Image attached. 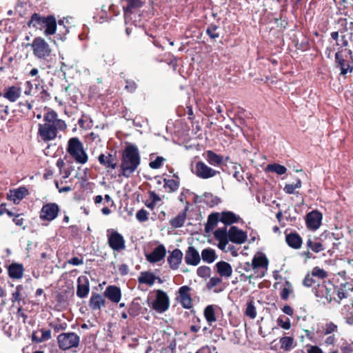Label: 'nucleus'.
Masks as SVG:
<instances>
[{
    "label": "nucleus",
    "mask_w": 353,
    "mask_h": 353,
    "mask_svg": "<svg viewBox=\"0 0 353 353\" xmlns=\"http://www.w3.org/2000/svg\"><path fill=\"white\" fill-rule=\"evenodd\" d=\"M352 290L353 287L352 284L348 283L341 284L339 288L334 290L337 295V299H333L332 301L340 304L342 299L347 298L350 296V292Z\"/></svg>",
    "instance_id": "18"
},
{
    "label": "nucleus",
    "mask_w": 353,
    "mask_h": 353,
    "mask_svg": "<svg viewBox=\"0 0 353 353\" xmlns=\"http://www.w3.org/2000/svg\"><path fill=\"white\" fill-rule=\"evenodd\" d=\"M288 245L294 248L299 249L302 245V239L297 233H290L285 236Z\"/></svg>",
    "instance_id": "30"
},
{
    "label": "nucleus",
    "mask_w": 353,
    "mask_h": 353,
    "mask_svg": "<svg viewBox=\"0 0 353 353\" xmlns=\"http://www.w3.org/2000/svg\"><path fill=\"white\" fill-rule=\"evenodd\" d=\"M318 282L319 280L314 279V276L312 274H307L303 281V285L307 288H314L317 285Z\"/></svg>",
    "instance_id": "51"
},
{
    "label": "nucleus",
    "mask_w": 353,
    "mask_h": 353,
    "mask_svg": "<svg viewBox=\"0 0 353 353\" xmlns=\"http://www.w3.org/2000/svg\"><path fill=\"white\" fill-rule=\"evenodd\" d=\"M52 125L54 127V130L57 132V130H64L66 129V124L63 120L59 119L57 118V119L54 121L53 124Z\"/></svg>",
    "instance_id": "57"
},
{
    "label": "nucleus",
    "mask_w": 353,
    "mask_h": 353,
    "mask_svg": "<svg viewBox=\"0 0 353 353\" xmlns=\"http://www.w3.org/2000/svg\"><path fill=\"white\" fill-rule=\"evenodd\" d=\"M217 256L215 250L211 248H205L201 254V259L207 263H212L216 259Z\"/></svg>",
    "instance_id": "34"
},
{
    "label": "nucleus",
    "mask_w": 353,
    "mask_h": 353,
    "mask_svg": "<svg viewBox=\"0 0 353 353\" xmlns=\"http://www.w3.org/2000/svg\"><path fill=\"white\" fill-rule=\"evenodd\" d=\"M23 287L22 285H17L12 293L11 300L12 303H17L18 305H21V303L23 301Z\"/></svg>",
    "instance_id": "37"
},
{
    "label": "nucleus",
    "mask_w": 353,
    "mask_h": 353,
    "mask_svg": "<svg viewBox=\"0 0 353 353\" xmlns=\"http://www.w3.org/2000/svg\"><path fill=\"white\" fill-rule=\"evenodd\" d=\"M245 314L247 316L250 317L252 319L256 318V311L253 301H250L247 303Z\"/></svg>",
    "instance_id": "48"
},
{
    "label": "nucleus",
    "mask_w": 353,
    "mask_h": 353,
    "mask_svg": "<svg viewBox=\"0 0 353 353\" xmlns=\"http://www.w3.org/2000/svg\"><path fill=\"white\" fill-rule=\"evenodd\" d=\"M341 350L342 353H352L353 347L352 344L348 343L347 342H344L341 347Z\"/></svg>",
    "instance_id": "64"
},
{
    "label": "nucleus",
    "mask_w": 353,
    "mask_h": 353,
    "mask_svg": "<svg viewBox=\"0 0 353 353\" xmlns=\"http://www.w3.org/2000/svg\"><path fill=\"white\" fill-rule=\"evenodd\" d=\"M219 26L216 24H210L208 26L206 32L208 34V36L213 39H217L219 37V34L216 32L218 30Z\"/></svg>",
    "instance_id": "52"
},
{
    "label": "nucleus",
    "mask_w": 353,
    "mask_h": 353,
    "mask_svg": "<svg viewBox=\"0 0 353 353\" xmlns=\"http://www.w3.org/2000/svg\"><path fill=\"white\" fill-rule=\"evenodd\" d=\"M108 243L114 251L119 252L125 248V242L123 236L113 230H108Z\"/></svg>",
    "instance_id": "7"
},
{
    "label": "nucleus",
    "mask_w": 353,
    "mask_h": 353,
    "mask_svg": "<svg viewBox=\"0 0 353 353\" xmlns=\"http://www.w3.org/2000/svg\"><path fill=\"white\" fill-rule=\"evenodd\" d=\"M306 245L313 252L318 253L325 249L323 244L316 241L309 239L306 242Z\"/></svg>",
    "instance_id": "42"
},
{
    "label": "nucleus",
    "mask_w": 353,
    "mask_h": 353,
    "mask_svg": "<svg viewBox=\"0 0 353 353\" xmlns=\"http://www.w3.org/2000/svg\"><path fill=\"white\" fill-rule=\"evenodd\" d=\"M42 27L46 28L44 32L46 35L54 34L57 28L55 18L52 16L46 17Z\"/></svg>",
    "instance_id": "31"
},
{
    "label": "nucleus",
    "mask_w": 353,
    "mask_h": 353,
    "mask_svg": "<svg viewBox=\"0 0 353 353\" xmlns=\"http://www.w3.org/2000/svg\"><path fill=\"white\" fill-rule=\"evenodd\" d=\"M219 174V171H216L212 168L207 165L203 161H198L195 165V174L203 179H207L214 177L216 174Z\"/></svg>",
    "instance_id": "10"
},
{
    "label": "nucleus",
    "mask_w": 353,
    "mask_h": 353,
    "mask_svg": "<svg viewBox=\"0 0 353 353\" xmlns=\"http://www.w3.org/2000/svg\"><path fill=\"white\" fill-rule=\"evenodd\" d=\"M41 336L39 337V341H45L51 338V331L50 330H41Z\"/></svg>",
    "instance_id": "63"
},
{
    "label": "nucleus",
    "mask_w": 353,
    "mask_h": 353,
    "mask_svg": "<svg viewBox=\"0 0 353 353\" xmlns=\"http://www.w3.org/2000/svg\"><path fill=\"white\" fill-rule=\"evenodd\" d=\"M311 274L314 277H317L316 280H324L327 276V273L323 269L319 267H315L312 269Z\"/></svg>",
    "instance_id": "49"
},
{
    "label": "nucleus",
    "mask_w": 353,
    "mask_h": 353,
    "mask_svg": "<svg viewBox=\"0 0 353 353\" xmlns=\"http://www.w3.org/2000/svg\"><path fill=\"white\" fill-rule=\"evenodd\" d=\"M141 163V157L137 147L129 145L122 152L120 165L121 174L129 178L137 169Z\"/></svg>",
    "instance_id": "1"
},
{
    "label": "nucleus",
    "mask_w": 353,
    "mask_h": 353,
    "mask_svg": "<svg viewBox=\"0 0 353 353\" xmlns=\"http://www.w3.org/2000/svg\"><path fill=\"white\" fill-rule=\"evenodd\" d=\"M57 118V114L54 111H50L44 115L43 120L45 123L53 124Z\"/></svg>",
    "instance_id": "56"
},
{
    "label": "nucleus",
    "mask_w": 353,
    "mask_h": 353,
    "mask_svg": "<svg viewBox=\"0 0 353 353\" xmlns=\"http://www.w3.org/2000/svg\"><path fill=\"white\" fill-rule=\"evenodd\" d=\"M137 88V83L132 80H125V89L129 92H134Z\"/></svg>",
    "instance_id": "60"
},
{
    "label": "nucleus",
    "mask_w": 353,
    "mask_h": 353,
    "mask_svg": "<svg viewBox=\"0 0 353 353\" xmlns=\"http://www.w3.org/2000/svg\"><path fill=\"white\" fill-rule=\"evenodd\" d=\"M202 201L210 207H214L220 203V199L211 193L205 192L202 196Z\"/></svg>",
    "instance_id": "38"
},
{
    "label": "nucleus",
    "mask_w": 353,
    "mask_h": 353,
    "mask_svg": "<svg viewBox=\"0 0 353 353\" xmlns=\"http://www.w3.org/2000/svg\"><path fill=\"white\" fill-rule=\"evenodd\" d=\"M166 254V250L163 245H159L154 249L149 254L146 255V259L150 263H157L162 260Z\"/></svg>",
    "instance_id": "22"
},
{
    "label": "nucleus",
    "mask_w": 353,
    "mask_h": 353,
    "mask_svg": "<svg viewBox=\"0 0 353 353\" xmlns=\"http://www.w3.org/2000/svg\"><path fill=\"white\" fill-rule=\"evenodd\" d=\"M196 273L201 278H207L210 276L211 269L208 266H201L198 268Z\"/></svg>",
    "instance_id": "54"
},
{
    "label": "nucleus",
    "mask_w": 353,
    "mask_h": 353,
    "mask_svg": "<svg viewBox=\"0 0 353 353\" xmlns=\"http://www.w3.org/2000/svg\"><path fill=\"white\" fill-rule=\"evenodd\" d=\"M156 279H158L160 283L161 280L157 278L152 272H141L140 276L138 277V282L142 284H146L149 286H152Z\"/></svg>",
    "instance_id": "26"
},
{
    "label": "nucleus",
    "mask_w": 353,
    "mask_h": 353,
    "mask_svg": "<svg viewBox=\"0 0 353 353\" xmlns=\"http://www.w3.org/2000/svg\"><path fill=\"white\" fill-rule=\"evenodd\" d=\"M183 252L179 249H174L168 257V262L172 270L179 268L183 259Z\"/></svg>",
    "instance_id": "21"
},
{
    "label": "nucleus",
    "mask_w": 353,
    "mask_h": 353,
    "mask_svg": "<svg viewBox=\"0 0 353 353\" xmlns=\"http://www.w3.org/2000/svg\"><path fill=\"white\" fill-rule=\"evenodd\" d=\"M46 17H41L38 14H34L30 21V25L34 27H38V26H43V22Z\"/></svg>",
    "instance_id": "50"
},
{
    "label": "nucleus",
    "mask_w": 353,
    "mask_h": 353,
    "mask_svg": "<svg viewBox=\"0 0 353 353\" xmlns=\"http://www.w3.org/2000/svg\"><path fill=\"white\" fill-rule=\"evenodd\" d=\"M335 288L334 285L329 281L319 280L317 285H316L312 291L318 299L319 301H322L325 305L330 303L333 299L332 294L334 292Z\"/></svg>",
    "instance_id": "3"
},
{
    "label": "nucleus",
    "mask_w": 353,
    "mask_h": 353,
    "mask_svg": "<svg viewBox=\"0 0 353 353\" xmlns=\"http://www.w3.org/2000/svg\"><path fill=\"white\" fill-rule=\"evenodd\" d=\"M222 279L218 276L211 277L207 284V287L208 289H212L214 287L216 286L221 282Z\"/></svg>",
    "instance_id": "61"
},
{
    "label": "nucleus",
    "mask_w": 353,
    "mask_h": 353,
    "mask_svg": "<svg viewBox=\"0 0 353 353\" xmlns=\"http://www.w3.org/2000/svg\"><path fill=\"white\" fill-rule=\"evenodd\" d=\"M136 218L140 222L146 221L148 219V212L147 210L141 209L137 212Z\"/></svg>",
    "instance_id": "58"
},
{
    "label": "nucleus",
    "mask_w": 353,
    "mask_h": 353,
    "mask_svg": "<svg viewBox=\"0 0 353 353\" xmlns=\"http://www.w3.org/2000/svg\"><path fill=\"white\" fill-rule=\"evenodd\" d=\"M219 220L220 221L219 213L210 214L208 216V222L205 225V230L207 231L212 230L216 225Z\"/></svg>",
    "instance_id": "45"
},
{
    "label": "nucleus",
    "mask_w": 353,
    "mask_h": 353,
    "mask_svg": "<svg viewBox=\"0 0 353 353\" xmlns=\"http://www.w3.org/2000/svg\"><path fill=\"white\" fill-rule=\"evenodd\" d=\"M184 260L187 265L196 266L201 262V255L194 247L189 246L185 251Z\"/></svg>",
    "instance_id": "14"
},
{
    "label": "nucleus",
    "mask_w": 353,
    "mask_h": 353,
    "mask_svg": "<svg viewBox=\"0 0 353 353\" xmlns=\"http://www.w3.org/2000/svg\"><path fill=\"white\" fill-rule=\"evenodd\" d=\"M59 208L55 203H50L43 205L40 212V219L42 220L52 221L58 215Z\"/></svg>",
    "instance_id": "11"
},
{
    "label": "nucleus",
    "mask_w": 353,
    "mask_h": 353,
    "mask_svg": "<svg viewBox=\"0 0 353 353\" xmlns=\"http://www.w3.org/2000/svg\"><path fill=\"white\" fill-rule=\"evenodd\" d=\"M90 292L89 280L86 276H80L77 279V296L79 298H85Z\"/></svg>",
    "instance_id": "15"
},
{
    "label": "nucleus",
    "mask_w": 353,
    "mask_h": 353,
    "mask_svg": "<svg viewBox=\"0 0 353 353\" xmlns=\"http://www.w3.org/2000/svg\"><path fill=\"white\" fill-rule=\"evenodd\" d=\"M277 325L284 330H290L291 327V323L289 318L281 316L277 319Z\"/></svg>",
    "instance_id": "53"
},
{
    "label": "nucleus",
    "mask_w": 353,
    "mask_h": 353,
    "mask_svg": "<svg viewBox=\"0 0 353 353\" xmlns=\"http://www.w3.org/2000/svg\"><path fill=\"white\" fill-rule=\"evenodd\" d=\"M239 219L240 217L239 216L230 211L223 212L220 217V221L225 225H230L236 223Z\"/></svg>",
    "instance_id": "35"
},
{
    "label": "nucleus",
    "mask_w": 353,
    "mask_h": 353,
    "mask_svg": "<svg viewBox=\"0 0 353 353\" xmlns=\"http://www.w3.org/2000/svg\"><path fill=\"white\" fill-rule=\"evenodd\" d=\"M103 61L105 64L112 65L114 63V56L111 53H106L103 54Z\"/></svg>",
    "instance_id": "62"
},
{
    "label": "nucleus",
    "mask_w": 353,
    "mask_h": 353,
    "mask_svg": "<svg viewBox=\"0 0 353 353\" xmlns=\"http://www.w3.org/2000/svg\"><path fill=\"white\" fill-rule=\"evenodd\" d=\"M50 325L55 332L65 330L68 327L67 323L65 322H52Z\"/></svg>",
    "instance_id": "55"
},
{
    "label": "nucleus",
    "mask_w": 353,
    "mask_h": 353,
    "mask_svg": "<svg viewBox=\"0 0 353 353\" xmlns=\"http://www.w3.org/2000/svg\"><path fill=\"white\" fill-rule=\"evenodd\" d=\"M335 60L341 69V74L345 75L353 70V63L344 59L338 52L335 54Z\"/></svg>",
    "instance_id": "23"
},
{
    "label": "nucleus",
    "mask_w": 353,
    "mask_h": 353,
    "mask_svg": "<svg viewBox=\"0 0 353 353\" xmlns=\"http://www.w3.org/2000/svg\"><path fill=\"white\" fill-rule=\"evenodd\" d=\"M217 272L221 276L230 277L232 273L231 265L225 261H220L216 264Z\"/></svg>",
    "instance_id": "32"
},
{
    "label": "nucleus",
    "mask_w": 353,
    "mask_h": 353,
    "mask_svg": "<svg viewBox=\"0 0 353 353\" xmlns=\"http://www.w3.org/2000/svg\"><path fill=\"white\" fill-rule=\"evenodd\" d=\"M323 332L322 335L327 336L334 334L338 332V326L333 322H327L322 326Z\"/></svg>",
    "instance_id": "41"
},
{
    "label": "nucleus",
    "mask_w": 353,
    "mask_h": 353,
    "mask_svg": "<svg viewBox=\"0 0 353 353\" xmlns=\"http://www.w3.org/2000/svg\"><path fill=\"white\" fill-rule=\"evenodd\" d=\"M163 187L168 192H174L179 187V181L174 179H164Z\"/></svg>",
    "instance_id": "39"
},
{
    "label": "nucleus",
    "mask_w": 353,
    "mask_h": 353,
    "mask_svg": "<svg viewBox=\"0 0 353 353\" xmlns=\"http://www.w3.org/2000/svg\"><path fill=\"white\" fill-rule=\"evenodd\" d=\"M321 213L316 210H313L308 213L306 216L307 226L311 230H317L321 225Z\"/></svg>",
    "instance_id": "16"
},
{
    "label": "nucleus",
    "mask_w": 353,
    "mask_h": 353,
    "mask_svg": "<svg viewBox=\"0 0 353 353\" xmlns=\"http://www.w3.org/2000/svg\"><path fill=\"white\" fill-rule=\"evenodd\" d=\"M57 343L61 350H68L79 346L80 337L75 332H64L57 336Z\"/></svg>",
    "instance_id": "5"
},
{
    "label": "nucleus",
    "mask_w": 353,
    "mask_h": 353,
    "mask_svg": "<svg viewBox=\"0 0 353 353\" xmlns=\"http://www.w3.org/2000/svg\"><path fill=\"white\" fill-rule=\"evenodd\" d=\"M164 160L162 157H157L154 161L150 162L149 165L152 169H158L161 167Z\"/></svg>",
    "instance_id": "59"
},
{
    "label": "nucleus",
    "mask_w": 353,
    "mask_h": 353,
    "mask_svg": "<svg viewBox=\"0 0 353 353\" xmlns=\"http://www.w3.org/2000/svg\"><path fill=\"white\" fill-rule=\"evenodd\" d=\"M105 299L99 294H94L90 299V307L93 310H100L102 306H105Z\"/></svg>",
    "instance_id": "33"
},
{
    "label": "nucleus",
    "mask_w": 353,
    "mask_h": 353,
    "mask_svg": "<svg viewBox=\"0 0 353 353\" xmlns=\"http://www.w3.org/2000/svg\"><path fill=\"white\" fill-rule=\"evenodd\" d=\"M28 194V190L21 187L11 192V196L14 202L23 199Z\"/></svg>",
    "instance_id": "43"
},
{
    "label": "nucleus",
    "mask_w": 353,
    "mask_h": 353,
    "mask_svg": "<svg viewBox=\"0 0 353 353\" xmlns=\"http://www.w3.org/2000/svg\"><path fill=\"white\" fill-rule=\"evenodd\" d=\"M252 261V267L254 268V276H264L268 266V260L266 256L263 254L254 256Z\"/></svg>",
    "instance_id": "8"
},
{
    "label": "nucleus",
    "mask_w": 353,
    "mask_h": 353,
    "mask_svg": "<svg viewBox=\"0 0 353 353\" xmlns=\"http://www.w3.org/2000/svg\"><path fill=\"white\" fill-rule=\"evenodd\" d=\"M131 20H128L126 13L124 12V18L125 26L133 25L136 28H142L144 26V21L142 19L141 14L139 12V10H130Z\"/></svg>",
    "instance_id": "17"
},
{
    "label": "nucleus",
    "mask_w": 353,
    "mask_h": 353,
    "mask_svg": "<svg viewBox=\"0 0 353 353\" xmlns=\"http://www.w3.org/2000/svg\"><path fill=\"white\" fill-rule=\"evenodd\" d=\"M125 2V4L123 5V12H127L126 15L128 20H131L130 12V10H139L143 5V0H123Z\"/></svg>",
    "instance_id": "25"
},
{
    "label": "nucleus",
    "mask_w": 353,
    "mask_h": 353,
    "mask_svg": "<svg viewBox=\"0 0 353 353\" xmlns=\"http://www.w3.org/2000/svg\"><path fill=\"white\" fill-rule=\"evenodd\" d=\"M214 237L220 242L225 241L228 239V232L226 228H219L214 232Z\"/></svg>",
    "instance_id": "47"
},
{
    "label": "nucleus",
    "mask_w": 353,
    "mask_h": 353,
    "mask_svg": "<svg viewBox=\"0 0 353 353\" xmlns=\"http://www.w3.org/2000/svg\"><path fill=\"white\" fill-rule=\"evenodd\" d=\"M21 90L16 86H11L5 89L3 97L11 102H15L21 96Z\"/></svg>",
    "instance_id": "28"
},
{
    "label": "nucleus",
    "mask_w": 353,
    "mask_h": 353,
    "mask_svg": "<svg viewBox=\"0 0 353 353\" xmlns=\"http://www.w3.org/2000/svg\"><path fill=\"white\" fill-rule=\"evenodd\" d=\"M280 348L284 352H290L296 346L293 336H283L279 339Z\"/></svg>",
    "instance_id": "27"
},
{
    "label": "nucleus",
    "mask_w": 353,
    "mask_h": 353,
    "mask_svg": "<svg viewBox=\"0 0 353 353\" xmlns=\"http://www.w3.org/2000/svg\"><path fill=\"white\" fill-rule=\"evenodd\" d=\"M33 54L41 61H49L52 56V49L41 37H36L30 44Z\"/></svg>",
    "instance_id": "4"
},
{
    "label": "nucleus",
    "mask_w": 353,
    "mask_h": 353,
    "mask_svg": "<svg viewBox=\"0 0 353 353\" xmlns=\"http://www.w3.org/2000/svg\"><path fill=\"white\" fill-rule=\"evenodd\" d=\"M205 159L212 166H219L223 163V157L212 150H208L205 153Z\"/></svg>",
    "instance_id": "29"
},
{
    "label": "nucleus",
    "mask_w": 353,
    "mask_h": 353,
    "mask_svg": "<svg viewBox=\"0 0 353 353\" xmlns=\"http://www.w3.org/2000/svg\"><path fill=\"white\" fill-rule=\"evenodd\" d=\"M38 133L44 141L53 140L57 137V132L50 123L39 124Z\"/></svg>",
    "instance_id": "12"
},
{
    "label": "nucleus",
    "mask_w": 353,
    "mask_h": 353,
    "mask_svg": "<svg viewBox=\"0 0 353 353\" xmlns=\"http://www.w3.org/2000/svg\"><path fill=\"white\" fill-rule=\"evenodd\" d=\"M267 170L275 172L279 175H282L286 173L287 168L284 165L277 163H273L267 165Z\"/></svg>",
    "instance_id": "44"
},
{
    "label": "nucleus",
    "mask_w": 353,
    "mask_h": 353,
    "mask_svg": "<svg viewBox=\"0 0 353 353\" xmlns=\"http://www.w3.org/2000/svg\"><path fill=\"white\" fill-rule=\"evenodd\" d=\"M149 306L159 314L167 311L170 307V299L166 292L161 290H156V297L149 303Z\"/></svg>",
    "instance_id": "6"
},
{
    "label": "nucleus",
    "mask_w": 353,
    "mask_h": 353,
    "mask_svg": "<svg viewBox=\"0 0 353 353\" xmlns=\"http://www.w3.org/2000/svg\"><path fill=\"white\" fill-rule=\"evenodd\" d=\"M23 268L20 264L12 263L8 268V274L11 278L20 279L23 276Z\"/></svg>",
    "instance_id": "36"
},
{
    "label": "nucleus",
    "mask_w": 353,
    "mask_h": 353,
    "mask_svg": "<svg viewBox=\"0 0 353 353\" xmlns=\"http://www.w3.org/2000/svg\"><path fill=\"white\" fill-rule=\"evenodd\" d=\"M67 152L77 163L85 164L88 160L83 145L77 137L68 140Z\"/></svg>",
    "instance_id": "2"
},
{
    "label": "nucleus",
    "mask_w": 353,
    "mask_h": 353,
    "mask_svg": "<svg viewBox=\"0 0 353 353\" xmlns=\"http://www.w3.org/2000/svg\"><path fill=\"white\" fill-rule=\"evenodd\" d=\"M190 202H185V207L183 211L181 212L176 216L170 221V224L172 228H178L184 225L186 219V214L189 209Z\"/></svg>",
    "instance_id": "24"
},
{
    "label": "nucleus",
    "mask_w": 353,
    "mask_h": 353,
    "mask_svg": "<svg viewBox=\"0 0 353 353\" xmlns=\"http://www.w3.org/2000/svg\"><path fill=\"white\" fill-rule=\"evenodd\" d=\"M247 238L246 232L237 227L232 226L228 231V239L232 243L242 244L246 241Z\"/></svg>",
    "instance_id": "13"
},
{
    "label": "nucleus",
    "mask_w": 353,
    "mask_h": 353,
    "mask_svg": "<svg viewBox=\"0 0 353 353\" xmlns=\"http://www.w3.org/2000/svg\"><path fill=\"white\" fill-rule=\"evenodd\" d=\"M104 296L112 303H117L121 298V289L116 285H109L104 291Z\"/></svg>",
    "instance_id": "20"
},
{
    "label": "nucleus",
    "mask_w": 353,
    "mask_h": 353,
    "mask_svg": "<svg viewBox=\"0 0 353 353\" xmlns=\"http://www.w3.org/2000/svg\"><path fill=\"white\" fill-rule=\"evenodd\" d=\"M192 289L188 285L180 287L176 292V299L185 309H190L192 306V299L191 297Z\"/></svg>",
    "instance_id": "9"
},
{
    "label": "nucleus",
    "mask_w": 353,
    "mask_h": 353,
    "mask_svg": "<svg viewBox=\"0 0 353 353\" xmlns=\"http://www.w3.org/2000/svg\"><path fill=\"white\" fill-rule=\"evenodd\" d=\"M98 161L99 163L108 169V171L110 169L114 170L117 166L116 157L111 154H108V155L101 154L98 157Z\"/></svg>",
    "instance_id": "19"
},
{
    "label": "nucleus",
    "mask_w": 353,
    "mask_h": 353,
    "mask_svg": "<svg viewBox=\"0 0 353 353\" xmlns=\"http://www.w3.org/2000/svg\"><path fill=\"white\" fill-rule=\"evenodd\" d=\"M301 185V181L297 179L294 183L286 184L283 188V191L288 194H295V190L300 188Z\"/></svg>",
    "instance_id": "46"
},
{
    "label": "nucleus",
    "mask_w": 353,
    "mask_h": 353,
    "mask_svg": "<svg viewBox=\"0 0 353 353\" xmlns=\"http://www.w3.org/2000/svg\"><path fill=\"white\" fill-rule=\"evenodd\" d=\"M204 316L209 325H212V323L216 321L215 316V312L213 305H208L204 310Z\"/></svg>",
    "instance_id": "40"
}]
</instances>
